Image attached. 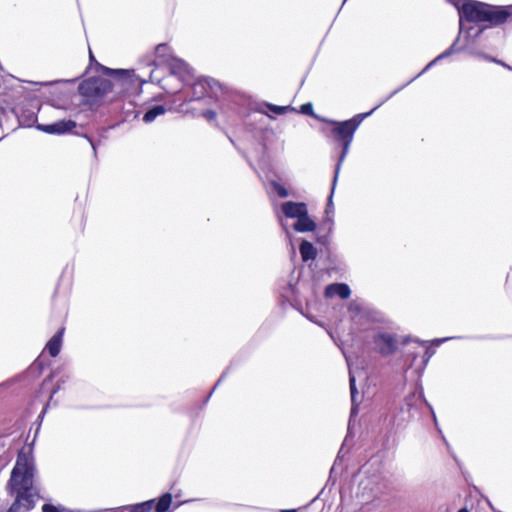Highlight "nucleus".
<instances>
[{"label":"nucleus","instance_id":"1","mask_svg":"<svg viewBox=\"0 0 512 512\" xmlns=\"http://www.w3.org/2000/svg\"><path fill=\"white\" fill-rule=\"evenodd\" d=\"M34 472V460L30 450H20L8 482L10 494L15 495L8 512H28L34 508V498L37 496L33 486Z\"/></svg>","mask_w":512,"mask_h":512},{"label":"nucleus","instance_id":"31","mask_svg":"<svg viewBox=\"0 0 512 512\" xmlns=\"http://www.w3.org/2000/svg\"><path fill=\"white\" fill-rule=\"evenodd\" d=\"M485 28H486V27H482V28H480V29L477 31V33H476V35H475V38H477V37H478V36H479L483 31H484V29H485Z\"/></svg>","mask_w":512,"mask_h":512},{"label":"nucleus","instance_id":"5","mask_svg":"<svg viewBox=\"0 0 512 512\" xmlns=\"http://www.w3.org/2000/svg\"><path fill=\"white\" fill-rule=\"evenodd\" d=\"M218 86H219L218 82L215 81L214 79H211V78L197 79L192 86L193 95L189 99V101L200 100L208 93V90L213 91Z\"/></svg>","mask_w":512,"mask_h":512},{"label":"nucleus","instance_id":"25","mask_svg":"<svg viewBox=\"0 0 512 512\" xmlns=\"http://www.w3.org/2000/svg\"><path fill=\"white\" fill-rule=\"evenodd\" d=\"M168 49L166 44H159L155 49V53L158 57H164Z\"/></svg>","mask_w":512,"mask_h":512},{"label":"nucleus","instance_id":"6","mask_svg":"<svg viewBox=\"0 0 512 512\" xmlns=\"http://www.w3.org/2000/svg\"><path fill=\"white\" fill-rule=\"evenodd\" d=\"M374 344L376 349L382 355H390L396 349V341L392 335L388 333H378L374 336Z\"/></svg>","mask_w":512,"mask_h":512},{"label":"nucleus","instance_id":"18","mask_svg":"<svg viewBox=\"0 0 512 512\" xmlns=\"http://www.w3.org/2000/svg\"><path fill=\"white\" fill-rule=\"evenodd\" d=\"M424 402V398L421 392H413L405 398V404L409 410L419 406Z\"/></svg>","mask_w":512,"mask_h":512},{"label":"nucleus","instance_id":"33","mask_svg":"<svg viewBox=\"0 0 512 512\" xmlns=\"http://www.w3.org/2000/svg\"><path fill=\"white\" fill-rule=\"evenodd\" d=\"M224 377H225V373L221 375V377H220V379L218 380L217 384H219V383L223 380V378H224Z\"/></svg>","mask_w":512,"mask_h":512},{"label":"nucleus","instance_id":"26","mask_svg":"<svg viewBox=\"0 0 512 512\" xmlns=\"http://www.w3.org/2000/svg\"><path fill=\"white\" fill-rule=\"evenodd\" d=\"M300 111L306 115H313V105L311 103H305L301 105Z\"/></svg>","mask_w":512,"mask_h":512},{"label":"nucleus","instance_id":"3","mask_svg":"<svg viewBox=\"0 0 512 512\" xmlns=\"http://www.w3.org/2000/svg\"><path fill=\"white\" fill-rule=\"evenodd\" d=\"M510 12L507 9L495 7L476 0H465L459 8V33L463 31V22H489L491 25L504 23Z\"/></svg>","mask_w":512,"mask_h":512},{"label":"nucleus","instance_id":"11","mask_svg":"<svg viewBox=\"0 0 512 512\" xmlns=\"http://www.w3.org/2000/svg\"><path fill=\"white\" fill-rule=\"evenodd\" d=\"M64 328L60 329L46 344V348L52 357H56L61 350Z\"/></svg>","mask_w":512,"mask_h":512},{"label":"nucleus","instance_id":"22","mask_svg":"<svg viewBox=\"0 0 512 512\" xmlns=\"http://www.w3.org/2000/svg\"><path fill=\"white\" fill-rule=\"evenodd\" d=\"M267 107L270 111L278 115L284 114L287 110L290 109L289 106H277L273 104H267Z\"/></svg>","mask_w":512,"mask_h":512},{"label":"nucleus","instance_id":"15","mask_svg":"<svg viewBox=\"0 0 512 512\" xmlns=\"http://www.w3.org/2000/svg\"><path fill=\"white\" fill-rule=\"evenodd\" d=\"M349 385H350V394H351V402H352V408H351V414H354L356 412V405H357V388H356V380L355 376L353 375L352 371L349 370Z\"/></svg>","mask_w":512,"mask_h":512},{"label":"nucleus","instance_id":"7","mask_svg":"<svg viewBox=\"0 0 512 512\" xmlns=\"http://www.w3.org/2000/svg\"><path fill=\"white\" fill-rule=\"evenodd\" d=\"M76 127V122L72 120H60L52 124H40L38 129L48 134H64L72 131Z\"/></svg>","mask_w":512,"mask_h":512},{"label":"nucleus","instance_id":"28","mask_svg":"<svg viewBox=\"0 0 512 512\" xmlns=\"http://www.w3.org/2000/svg\"><path fill=\"white\" fill-rule=\"evenodd\" d=\"M202 116L208 121H213L216 119V112L213 110H206L202 113Z\"/></svg>","mask_w":512,"mask_h":512},{"label":"nucleus","instance_id":"32","mask_svg":"<svg viewBox=\"0 0 512 512\" xmlns=\"http://www.w3.org/2000/svg\"><path fill=\"white\" fill-rule=\"evenodd\" d=\"M119 512H130L129 507H123Z\"/></svg>","mask_w":512,"mask_h":512},{"label":"nucleus","instance_id":"24","mask_svg":"<svg viewBox=\"0 0 512 512\" xmlns=\"http://www.w3.org/2000/svg\"><path fill=\"white\" fill-rule=\"evenodd\" d=\"M273 188L280 197L285 198L288 196L287 189L285 187H283L282 185H280L279 183L273 182Z\"/></svg>","mask_w":512,"mask_h":512},{"label":"nucleus","instance_id":"2","mask_svg":"<svg viewBox=\"0 0 512 512\" xmlns=\"http://www.w3.org/2000/svg\"><path fill=\"white\" fill-rule=\"evenodd\" d=\"M380 105L381 104L374 107L371 111H369L367 113L357 114L349 120H346L343 122H336V121L332 122L333 127L330 130V137L333 139V141L341 143L342 152L339 156L338 162L335 167L331 194H330L329 201L327 204V209H326L327 214L330 212V209H332V195L334 193V189H335V186L337 183V179H338V176L340 173L342 163L344 162V160L348 154L349 147L353 141L354 133L357 130L360 123L363 121V119L366 118L367 116L371 115Z\"/></svg>","mask_w":512,"mask_h":512},{"label":"nucleus","instance_id":"36","mask_svg":"<svg viewBox=\"0 0 512 512\" xmlns=\"http://www.w3.org/2000/svg\"><path fill=\"white\" fill-rule=\"evenodd\" d=\"M458 512H468L466 509H460Z\"/></svg>","mask_w":512,"mask_h":512},{"label":"nucleus","instance_id":"16","mask_svg":"<svg viewBox=\"0 0 512 512\" xmlns=\"http://www.w3.org/2000/svg\"><path fill=\"white\" fill-rule=\"evenodd\" d=\"M457 41H458V38L454 41V43L447 49L445 50L444 52H442L440 55H438L432 62H430L418 75H422L425 71H427L432 65L434 62L440 60V59H444L450 55H452L453 53L459 51V49H456V44H457Z\"/></svg>","mask_w":512,"mask_h":512},{"label":"nucleus","instance_id":"29","mask_svg":"<svg viewBox=\"0 0 512 512\" xmlns=\"http://www.w3.org/2000/svg\"><path fill=\"white\" fill-rule=\"evenodd\" d=\"M449 2L457 8V10L459 11V8H461L462 4H463V0H449Z\"/></svg>","mask_w":512,"mask_h":512},{"label":"nucleus","instance_id":"4","mask_svg":"<svg viewBox=\"0 0 512 512\" xmlns=\"http://www.w3.org/2000/svg\"><path fill=\"white\" fill-rule=\"evenodd\" d=\"M78 90L82 96L96 100L110 92L112 90V84L105 78L91 77L84 80L79 85Z\"/></svg>","mask_w":512,"mask_h":512},{"label":"nucleus","instance_id":"12","mask_svg":"<svg viewBox=\"0 0 512 512\" xmlns=\"http://www.w3.org/2000/svg\"><path fill=\"white\" fill-rule=\"evenodd\" d=\"M169 69L171 74L178 75L181 78L186 74H190L189 66L181 59H173L169 64Z\"/></svg>","mask_w":512,"mask_h":512},{"label":"nucleus","instance_id":"35","mask_svg":"<svg viewBox=\"0 0 512 512\" xmlns=\"http://www.w3.org/2000/svg\"><path fill=\"white\" fill-rule=\"evenodd\" d=\"M90 59H91V60H94V56H93V54H92V52H91V51H90Z\"/></svg>","mask_w":512,"mask_h":512},{"label":"nucleus","instance_id":"30","mask_svg":"<svg viewBox=\"0 0 512 512\" xmlns=\"http://www.w3.org/2000/svg\"><path fill=\"white\" fill-rule=\"evenodd\" d=\"M280 224H281V226H282L283 230L288 234L287 226H286V224L283 222V220H282V219H280Z\"/></svg>","mask_w":512,"mask_h":512},{"label":"nucleus","instance_id":"20","mask_svg":"<svg viewBox=\"0 0 512 512\" xmlns=\"http://www.w3.org/2000/svg\"><path fill=\"white\" fill-rule=\"evenodd\" d=\"M155 500H148L129 507L130 512H149L151 511Z\"/></svg>","mask_w":512,"mask_h":512},{"label":"nucleus","instance_id":"19","mask_svg":"<svg viewBox=\"0 0 512 512\" xmlns=\"http://www.w3.org/2000/svg\"><path fill=\"white\" fill-rule=\"evenodd\" d=\"M172 502V496L170 493L164 494L159 501L156 503L155 509L157 512H166Z\"/></svg>","mask_w":512,"mask_h":512},{"label":"nucleus","instance_id":"9","mask_svg":"<svg viewBox=\"0 0 512 512\" xmlns=\"http://www.w3.org/2000/svg\"><path fill=\"white\" fill-rule=\"evenodd\" d=\"M350 295L351 290L345 283H333L325 288V296L328 298L339 296L341 299H347Z\"/></svg>","mask_w":512,"mask_h":512},{"label":"nucleus","instance_id":"8","mask_svg":"<svg viewBox=\"0 0 512 512\" xmlns=\"http://www.w3.org/2000/svg\"><path fill=\"white\" fill-rule=\"evenodd\" d=\"M307 211L306 204L302 202L287 201L282 204V212L287 218L298 219L299 217L304 216V213Z\"/></svg>","mask_w":512,"mask_h":512},{"label":"nucleus","instance_id":"14","mask_svg":"<svg viewBox=\"0 0 512 512\" xmlns=\"http://www.w3.org/2000/svg\"><path fill=\"white\" fill-rule=\"evenodd\" d=\"M166 112V108L163 105H156L149 109L143 116L145 123H150L156 119V117L163 115Z\"/></svg>","mask_w":512,"mask_h":512},{"label":"nucleus","instance_id":"17","mask_svg":"<svg viewBox=\"0 0 512 512\" xmlns=\"http://www.w3.org/2000/svg\"><path fill=\"white\" fill-rule=\"evenodd\" d=\"M103 69L105 70L106 74L115 76L119 80L128 79V78H131L132 76H134L133 70L110 69V68H106V67H103Z\"/></svg>","mask_w":512,"mask_h":512},{"label":"nucleus","instance_id":"34","mask_svg":"<svg viewBox=\"0 0 512 512\" xmlns=\"http://www.w3.org/2000/svg\"><path fill=\"white\" fill-rule=\"evenodd\" d=\"M283 512H297V511L292 509V510H284Z\"/></svg>","mask_w":512,"mask_h":512},{"label":"nucleus","instance_id":"23","mask_svg":"<svg viewBox=\"0 0 512 512\" xmlns=\"http://www.w3.org/2000/svg\"><path fill=\"white\" fill-rule=\"evenodd\" d=\"M64 511V507L59 505V506H54L52 504H44L42 506V512H63Z\"/></svg>","mask_w":512,"mask_h":512},{"label":"nucleus","instance_id":"27","mask_svg":"<svg viewBox=\"0 0 512 512\" xmlns=\"http://www.w3.org/2000/svg\"><path fill=\"white\" fill-rule=\"evenodd\" d=\"M481 56H482L484 59L488 60V61L495 62V63H497V64H499V65H502L503 67H505V68H507V69H509V70H511V71H512V67H510L508 64H506V63L502 62L501 60H498V59L492 58V57H490V56H488V55H484V54H482Z\"/></svg>","mask_w":512,"mask_h":512},{"label":"nucleus","instance_id":"13","mask_svg":"<svg viewBox=\"0 0 512 512\" xmlns=\"http://www.w3.org/2000/svg\"><path fill=\"white\" fill-rule=\"evenodd\" d=\"M299 251L303 261L315 259L317 255L315 247L308 241H303L301 243Z\"/></svg>","mask_w":512,"mask_h":512},{"label":"nucleus","instance_id":"10","mask_svg":"<svg viewBox=\"0 0 512 512\" xmlns=\"http://www.w3.org/2000/svg\"><path fill=\"white\" fill-rule=\"evenodd\" d=\"M293 229L297 232H311L316 229V223L309 217L308 211L304 213V216H301L297 219V221L293 224Z\"/></svg>","mask_w":512,"mask_h":512},{"label":"nucleus","instance_id":"21","mask_svg":"<svg viewBox=\"0 0 512 512\" xmlns=\"http://www.w3.org/2000/svg\"><path fill=\"white\" fill-rule=\"evenodd\" d=\"M362 309V303L357 300L351 301L348 305V312L350 313L352 319L358 316L362 312Z\"/></svg>","mask_w":512,"mask_h":512}]
</instances>
